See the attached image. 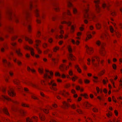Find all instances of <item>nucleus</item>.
Instances as JSON below:
<instances>
[{
    "label": "nucleus",
    "mask_w": 122,
    "mask_h": 122,
    "mask_svg": "<svg viewBox=\"0 0 122 122\" xmlns=\"http://www.w3.org/2000/svg\"><path fill=\"white\" fill-rule=\"evenodd\" d=\"M68 51L70 53L69 54V58L71 60H75V57L72 55V54L71 53L72 51V49L71 47L70 46H68Z\"/></svg>",
    "instance_id": "0eeeda50"
},
{
    "label": "nucleus",
    "mask_w": 122,
    "mask_h": 122,
    "mask_svg": "<svg viewBox=\"0 0 122 122\" xmlns=\"http://www.w3.org/2000/svg\"><path fill=\"white\" fill-rule=\"evenodd\" d=\"M46 73L44 74V78L47 80V79H51V77L48 74L50 73L51 76L53 75V73L52 72H50L49 71L46 70Z\"/></svg>",
    "instance_id": "423d86ee"
},
{
    "label": "nucleus",
    "mask_w": 122,
    "mask_h": 122,
    "mask_svg": "<svg viewBox=\"0 0 122 122\" xmlns=\"http://www.w3.org/2000/svg\"><path fill=\"white\" fill-rule=\"evenodd\" d=\"M40 73H43V70L41 68H39L38 69Z\"/></svg>",
    "instance_id": "864d4df0"
},
{
    "label": "nucleus",
    "mask_w": 122,
    "mask_h": 122,
    "mask_svg": "<svg viewBox=\"0 0 122 122\" xmlns=\"http://www.w3.org/2000/svg\"><path fill=\"white\" fill-rule=\"evenodd\" d=\"M96 58L97 60L98 61H99V58L97 56H95L94 57H92V61L93 64L95 65H97L94 62V61H95V58Z\"/></svg>",
    "instance_id": "2eb2a0df"
},
{
    "label": "nucleus",
    "mask_w": 122,
    "mask_h": 122,
    "mask_svg": "<svg viewBox=\"0 0 122 122\" xmlns=\"http://www.w3.org/2000/svg\"><path fill=\"white\" fill-rule=\"evenodd\" d=\"M6 29L9 31H11L13 30V27L10 26H7L6 27Z\"/></svg>",
    "instance_id": "c756f323"
},
{
    "label": "nucleus",
    "mask_w": 122,
    "mask_h": 122,
    "mask_svg": "<svg viewBox=\"0 0 122 122\" xmlns=\"http://www.w3.org/2000/svg\"><path fill=\"white\" fill-rule=\"evenodd\" d=\"M3 61L4 65L5 66H6V65H7L9 66L10 65V62L8 61L5 59H3Z\"/></svg>",
    "instance_id": "6ab92c4d"
},
{
    "label": "nucleus",
    "mask_w": 122,
    "mask_h": 122,
    "mask_svg": "<svg viewBox=\"0 0 122 122\" xmlns=\"http://www.w3.org/2000/svg\"><path fill=\"white\" fill-rule=\"evenodd\" d=\"M96 27L97 29H100L101 26V24L99 23H97L96 25Z\"/></svg>",
    "instance_id": "c85d7f7f"
},
{
    "label": "nucleus",
    "mask_w": 122,
    "mask_h": 122,
    "mask_svg": "<svg viewBox=\"0 0 122 122\" xmlns=\"http://www.w3.org/2000/svg\"><path fill=\"white\" fill-rule=\"evenodd\" d=\"M102 7L103 8L105 7L107 8H108V6L105 3H104L102 4Z\"/></svg>",
    "instance_id": "79ce46f5"
},
{
    "label": "nucleus",
    "mask_w": 122,
    "mask_h": 122,
    "mask_svg": "<svg viewBox=\"0 0 122 122\" xmlns=\"http://www.w3.org/2000/svg\"><path fill=\"white\" fill-rule=\"evenodd\" d=\"M92 110L94 112H97L98 111L97 109L95 108H93L92 109Z\"/></svg>",
    "instance_id": "4d7b16f0"
},
{
    "label": "nucleus",
    "mask_w": 122,
    "mask_h": 122,
    "mask_svg": "<svg viewBox=\"0 0 122 122\" xmlns=\"http://www.w3.org/2000/svg\"><path fill=\"white\" fill-rule=\"evenodd\" d=\"M59 28L60 30V33L61 34V35L59 36V38H62L63 37V36L62 35V34L64 33L63 31L61 29L62 28V26L61 25H59Z\"/></svg>",
    "instance_id": "dca6fc26"
},
{
    "label": "nucleus",
    "mask_w": 122,
    "mask_h": 122,
    "mask_svg": "<svg viewBox=\"0 0 122 122\" xmlns=\"http://www.w3.org/2000/svg\"><path fill=\"white\" fill-rule=\"evenodd\" d=\"M102 72H100L98 73V75L99 76H101L104 73V72L103 71H102Z\"/></svg>",
    "instance_id": "680f3d73"
},
{
    "label": "nucleus",
    "mask_w": 122,
    "mask_h": 122,
    "mask_svg": "<svg viewBox=\"0 0 122 122\" xmlns=\"http://www.w3.org/2000/svg\"><path fill=\"white\" fill-rule=\"evenodd\" d=\"M103 26L104 27L105 30V31H106V29H108V28L107 26L106 25V24L105 23H104L103 24Z\"/></svg>",
    "instance_id": "a18cd8bd"
},
{
    "label": "nucleus",
    "mask_w": 122,
    "mask_h": 122,
    "mask_svg": "<svg viewBox=\"0 0 122 122\" xmlns=\"http://www.w3.org/2000/svg\"><path fill=\"white\" fill-rule=\"evenodd\" d=\"M31 97L34 99H38V98L36 97L33 96V95H31Z\"/></svg>",
    "instance_id": "052dcab7"
},
{
    "label": "nucleus",
    "mask_w": 122,
    "mask_h": 122,
    "mask_svg": "<svg viewBox=\"0 0 122 122\" xmlns=\"http://www.w3.org/2000/svg\"><path fill=\"white\" fill-rule=\"evenodd\" d=\"M40 118L42 120H44L45 119L44 116L42 114H40V113H39Z\"/></svg>",
    "instance_id": "cd10ccee"
},
{
    "label": "nucleus",
    "mask_w": 122,
    "mask_h": 122,
    "mask_svg": "<svg viewBox=\"0 0 122 122\" xmlns=\"http://www.w3.org/2000/svg\"><path fill=\"white\" fill-rule=\"evenodd\" d=\"M84 82L86 83H88L89 82V81L87 79H86L84 80Z\"/></svg>",
    "instance_id": "338daca9"
},
{
    "label": "nucleus",
    "mask_w": 122,
    "mask_h": 122,
    "mask_svg": "<svg viewBox=\"0 0 122 122\" xmlns=\"http://www.w3.org/2000/svg\"><path fill=\"white\" fill-rule=\"evenodd\" d=\"M94 2L95 4L96 10L97 12H99L100 10V7L98 5L100 2L99 0H94Z\"/></svg>",
    "instance_id": "6e6552de"
},
{
    "label": "nucleus",
    "mask_w": 122,
    "mask_h": 122,
    "mask_svg": "<svg viewBox=\"0 0 122 122\" xmlns=\"http://www.w3.org/2000/svg\"><path fill=\"white\" fill-rule=\"evenodd\" d=\"M54 5L55 7V10L56 11H58L59 10V7L57 5H56L55 4H54Z\"/></svg>",
    "instance_id": "ea45409f"
},
{
    "label": "nucleus",
    "mask_w": 122,
    "mask_h": 122,
    "mask_svg": "<svg viewBox=\"0 0 122 122\" xmlns=\"http://www.w3.org/2000/svg\"><path fill=\"white\" fill-rule=\"evenodd\" d=\"M3 111V112L5 114L7 115H9V113H8L7 111V109L6 108H3L2 109H0V112H1L2 111Z\"/></svg>",
    "instance_id": "aec40b11"
},
{
    "label": "nucleus",
    "mask_w": 122,
    "mask_h": 122,
    "mask_svg": "<svg viewBox=\"0 0 122 122\" xmlns=\"http://www.w3.org/2000/svg\"><path fill=\"white\" fill-rule=\"evenodd\" d=\"M6 90V88L5 87L2 88V90L4 92H5Z\"/></svg>",
    "instance_id": "0e129e2a"
},
{
    "label": "nucleus",
    "mask_w": 122,
    "mask_h": 122,
    "mask_svg": "<svg viewBox=\"0 0 122 122\" xmlns=\"http://www.w3.org/2000/svg\"><path fill=\"white\" fill-rule=\"evenodd\" d=\"M77 112L78 113H82V111L81 110H77Z\"/></svg>",
    "instance_id": "69168bd1"
},
{
    "label": "nucleus",
    "mask_w": 122,
    "mask_h": 122,
    "mask_svg": "<svg viewBox=\"0 0 122 122\" xmlns=\"http://www.w3.org/2000/svg\"><path fill=\"white\" fill-rule=\"evenodd\" d=\"M92 37L91 35L90 34H89L87 35V38L86 39V41L88 40L87 38L90 39Z\"/></svg>",
    "instance_id": "3c124183"
},
{
    "label": "nucleus",
    "mask_w": 122,
    "mask_h": 122,
    "mask_svg": "<svg viewBox=\"0 0 122 122\" xmlns=\"http://www.w3.org/2000/svg\"><path fill=\"white\" fill-rule=\"evenodd\" d=\"M111 14L112 15L114 16L115 15L116 13L114 11H111Z\"/></svg>",
    "instance_id": "6e6d98bb"
},
{
    "label": "nucleus",
    "mask_w": 122,
    "mask_h": 122,
    "mask_svg": "<svg viewBox=\"0 0 122 122\" xmlns=\"http://www.w3.org/2000/svg\"><path fill=\"white\" fill-rule=\"evenodd\" d=\"M67 4L69 7H71L72 8V11L74 14H79V12L77 11L76 9L73 6L72 4L71 3L70 0H67Z\"/></svg>",
    "instance_id": "39448f33"
},
{
    "label": "nucleus",
    "mask_w": 122,
    "mask_h": 122,
    "mask_svg": "<svg viewBox=\"0 0 122 122\" xmlns=\"http://www.w3.org/2000/svg\"><path fill=\"white\" fill-rule=\"evenodd\" d=\"M77 78V76H75L73 77L72 78V79L73 81H75V80Z\"/></svg>",
    "instance_id": "13d9d810"
},
{
    "label": "nucleus",
    "mask_w": 122,
    "mask_h": 122,
    "mask_svg": "<svg viewBox=\"0 0 122 122\" xmlns=\"http://www.w3.org/2000/svg\"><path fill=\"white\" fill-rule=\"evenodd\" d=\"M19 112L23 115H24L26 113V111L23 110H20Z\"/></svg>",
    "instance_id": "2f4dec72"
},
{
    "label": "nucleus",
    "mask_w": 122,
    "mask_h": 122,
    "mask_svg": "<svg viewBox=\"0 0 122 122\" xmlns=\"http://www.w3.org/2000/svg\"><path fill=\"white\" fill-rule=\"evenodd\" d=\"M100 37L102 39H104L105 38L107 39L108 38V37L106 34H103L101 35L100 36Z\"/></svg>",
    "instance_id": "393cba45"
},
{
    "label": "nucleus",
    "mask_w": 122,
    "mask_h": 122,
    "mask_svg": "<svg viewBox=\"0 0 122 122\" xmlns=\"http://www.w3.org/2000/svg\"><path fill=\"white\" fill-rule=\"evenodd\" d=\"M85 104L87 107H89L92 106V105L88 102H86Z\"/></svg>",
    "instance_id": "a19ab883"
},
{
    "label": "nucleus",
    "mask_w": 122,
    "mask_h": 122,
    "mask_svg": "<svg viewBox=\"0 0 122 122\" xmlns=\"http://www.w3.org/2000/svg\"><path fill=\"white\" fill-rule=\"evenodd\" d=\"M61 23H65L68 25L69 26H70L71 24V22L70 21L67 22L65 21H64L62 22H61Z\"/></svg>",
    "instance_id": "473e14b6"
},
{
    "label": "nucleus",
    "mask_w": 122,
    "mask_h": 122,
    "mask_svg": "<svg viewBox=\"0 0 122 122\" xmlns=\"http://www.w3.org/2000/svg\"><path fill=\"white\" fill-rule=\"evenodd\" d=\"M97 44L101 48L100 50V54L102 55H104L105 51H104V48L105 44L104 43H101L99 41H98L96 42Z\"/></svg>",
    "instance_id": "7ed1b4c3"
},
{
    "label": "nucleus",
    "mask_w": 122,
    "mask_h": 122,
    "mask_svg": "<svg viewBox=\"0 0 122 122\" xmlns=\"http://www.w3.org/2000/svg\"><path fill=\"white\" fill-rule=\"evenodd\" d=\"M84 8L83 10L85 13L84 15L85 18H90V16L92 18H94L95 16V15L92 13H90L89 14L88 13V4L87 3H86V5L83 4L81 5Z\"/></svg>",
    "instance_id": "f03ea898"
},
{
    "label": "nucleus",
    "mask_w": 122,
    "mask_h": 122,
    "mask_svg": "<svg viewBox=\"0 0 122 122\" xmlns=\"http://www.w3.org/2000/svg\"><path fill=\"white\" fill-rule=\"evenodd\" d=\"M76 88L77 90H80L81 91H83V90L82 89H81L80 87L79 86H76Z\"/></svg>",
    "instance_id": "8fccbe9b"
},
{
    "label": "nucleus",
    "mask_w": 122,
    "mask_h": 122,
    "mask_svg": "<svg viewBox=\"0 0 122 122\" xmlns=\"http://www.w3.org/2000/svg\"><path fill=\"white\" fill-rule=\"evenodd\" d=\"M71 107L73 109H75L76 108V106L74 104H72L71 106Z\"/></svg>",
    "instance_id": "bf43d9fd"
},
{
    "label": "nucleus",
    "mask_w": 122,
    "mask_h": 122,
    "mask_svg": "<svg viewBox=\"0 0 122 122\" xmlns=\"http://www.w3.org/2000/svg\"><path fill=\"white\" fill-rule=\"evenodd\" d=\"M27 70L28 71H31L32 72H34L35 71V70L34 69H31L28 66L27 67Z\"/></svg>",
    "instance_id": "4c0bfd02"
},
{
    "label": "nucleus",
    "mask_w": 122,
    "mask_h": 122,
    "mask_svg": "<svg viewBox=\"0 0 122 122\" xmlns=\"http://www.w3.org/2000/svg\"><path fill=\"white\" fill-rule=\"evenodd\" d=\"M107 116L108 117L112 116V114L110 113H109L108 114H107Z\"/></svg>",
    "instance_id": "774afa93"
},
{
    "label": "nucleus",
    "mask_w": 122,
    "mask_h": 122,
    "mask_svg": "<svg viewBox=\"0 0 122 122\" xmlns=\"http://www.w3.org/2000/svg\"><path fill=\"white\" fill-rule=\"evenodd\" d=\"M75 26L73 25H71V31L73 32L74 30Z\"/></svg>",
    "instance_id": "37998d69"
},
{
    "label": "nucleus",
    "mask_w": 122,
    "mask_h": 122,
    "mask_svg": "<svg viewBox=\"0 0 122 122\" xmlns=\"http://www.w3.org/2000/svg\"><path fill=\"white\" fill-rule=\"evenodd\" d=\"M63 104L66 107H68L70 106V105L66 102H64Z\"/></svg>",
    "instance_id": "58836bf2"
},
{
    "label": "nucleus",
    "mask_w": 122,
    "mask_h": 122,
    "mask_svg": "<svg viewBox=\"0 0 122 122\" xmlns=\"http://www.w3.org/2000/svg\"><path fill=\"white\" fill-rule=\"evenodd\" d=\"M41 109V110H43L44 112L46 113H48V108H47V109H43L42 108Z\"/></svg>",
    "instance_id": "f704fd0d"
},
{
    "label": "nucleus",
    "mask_w": 122,
    "mask_h": 122,
    "mask_svg": "<svg viewBox=\"0 0 122 122\" xmlns=\"http://www.w3.org/2000/svg\"><path fill=\"white\" fill-rule=\"evenodd\" d=\"M81 96H83L85 97L86 98H87V97H88V95H87L86 94H81Z\"/></svg>",
    "instance_id": "09e8293b"
},
{
    "label": "nucleus",
    "mask_w": 122,
    "mask_h": 122,
    "mask_svg": "<svg viewBox=\"0 0 122 122\" xmlns=\"http://www.w3.org/2000/svg\"><path fill=\"white\" fill-rule=\"evenodd\" d=\"M21 37L25 38V40L28 41L30 44H32L33 42L32 41L31 39L25 36H21Z\"/></svg>",
    "instance_id": "a211bd4d"
},
{
    "label": "nucleus",
    "mask_w": 122,
    "mask_h": 122,
    "mask_svg": "<svg viewBox=\"0 0 122 122\" xmlns=\"http://www.w3.org/2000/svg\"><path fill=\"white\" fill-rule=\"evenodd\" d=\"M20 50L19 49H16L15 50L16 52L19 56H21L22 55V53L20 51Z\"/></svg>",
    "instance_id": "b1692460"
},
{
    "label": "nucleus",
    "mask_w": 122,
    "mask_h": 122,
    "mask_svg": "<svg viewBox=\"0 0 122 122\" xmlns=\"http://www.w3.org/2000/svg\"><path fill=\"white\" fill-rule=\"evenodd\" d=\"M14 82L17 85H19V81L17 80H15L14 81Z\"/></svg>",
    "instance_id": "c03bdc74"
},
{
    "label": "nucleus",
    "mask_w": 122,
    "mask_h": 122,
    "mask_svg": "<svg viewBox=\"0 0 122 122\" xmlns=\"http://www.w3.org/2000/svg\"><path fill=\"white\" fill-rule=\"evenodd\" d=\"M22 106L24 107H29L28 105L25 104L23 103L22 104Z\"/></svg>",
    "instance_id": "e2e57ef3"
},
{
    "label": "nucleus",
    "mask_w": 122,
    "mask_h": 122,
    "mask_svg": "<svg viewBox=\"0 0 122 122\" xmlns=\"http://www.w3.org/2000/svg\"><path fill=\"white\" fill-rule=\"evenodd\" d=\"M55 75L56 76H58L60 77L61 76L62 78H65L66 77V76L65 75L63 74L61 76L59 73L58 72H56Z\"/></svg>",
    "instance_id": "5701e85b"
},
{
    "label": "nucleus",
    "mask_w": 122,
    "mask_h": 122,
    "mask_svg": "<svg viewBox=\"0 0 122 122\" xmlns=\"http://www.w3.org/2000/svg\"><path fill=\"white\" fill-rule=\"evenodd\" d=\"M59 49V47L58 46H56V47H54L53 49V51L54 52H56V51L57 50H58Z\"/></svg>",
    "instance_id": "e433bc0d"
},
{
    "label": "nucleus",
    "mask_w": 122,
    "mask_h": 122,
    "mask_svg": "<svg viewBox=\"0 0 122 122\" xmlns=\"http://www.w3.org/2000/svg\"><path fill=\"white\" fill-rule=\"evenodd\" d=\"M38 119V118L36 116H33L32 118L30 119L29 118H28L26 119V122H34L33 121L35 120V121H37Z\"/></svg>",
    "instance_id": "1a4fd4ad"
},
{
    "label": "nucleus",
    "mask_w": 122,
    "mask_h": 122,
    "mask_svg": "<svg viewBox=\"0 0 122 122\" xmlns=\"http://www.w3.org/2000/svg\"><path fill=\"white\" fill-rule=\"evenodd\" d=\"M48 83L49 85L51 86L50 87L51 89L55 91L56 90V88L54 86H56V84L53 82L52 81H51V82H48Z\"/></svg>",
    "instance_id": "9b49d317"
},
{
    "label": "nucleus",
    "mask_w": 122,
    "mask_h": 122,
    "mask_svg": "<svg viewBox=\"0 0 122 122\" xmlns=\"http://www.w3.org/2000/svg\"><path fill=\"white\" fill-rule=\"evenodd\" d=\"M8 92V94L10 96H13L15 95V94L14 92L13 89L11 88H9Z\"/></svg>",
    "instance_id": "f8f14e48"
},
{
    "label": "nucleus",
    "mask_w": 122,
    "mask_h": 122,
    "mask_svg": "<svg viewBox=\"0 0 122 122\" xmlns=\"http://www.w3.org/2000/svg\"><path fill=\"white\" fill-rule=\"evenodd\" d=\"M86 47L88 54H90L89 53L90 52L91 53L92 52V48H89L87 46H86Z\"/></svg>",
    "instance_id": "412c9836"
},
{
    "label": "nucleus",
    "mask_w": 122,
    "mask_h": 122,
    "mask_svg": "<svg viewBox=\"0 0 122 122\" xmlns=\"http://www.w3.org/2000/svg\"><path fill=\"white\" fill-rule=\"evenodd\" d=\"M71 41L73 44H76L77 45H78L79 43V42L78 41H77L76 42L74 40L72 39Z\"/></svg>",
    "instance_id": "7c9ffc66"
},
{
    "label": "nucleus",
    "mask_w": 122,
    "mask_h": 122,
    "mask_svg": "<svg viewBox=\"0 0 122 122\" xmlns=\"http://www.w3.org/2000/svg\"><path fill=\"white\" fill-rule=\"evenodd\" d=\"M75 68L77 69L78 71L79 72H81V69L77 65L75 66Z\"/></svg>",
    "instance_id": "c9c22d12"
},
{
    "label": "nucleus",
    "mask_w": 122,
    "mask_h": 122,
    "mask_svg": "<svg viewBox=\"0 0 122 122\" xmlns=\"http://www.w3.org/2000/svg\"><path fill=\"white\" fill-rule=\"evenodd\" d=\"M43 46L44 48H45L47 46V44L46 43H44L43 44Z\"/></svg>",
    "instance_id": "603ef678"
},
{
    "label": "nucleus",
    "mask_w": 122,
    "mask_h": 122,
    "mask_svg": "<svg viewBox=\"0 0 122 122\" xmlns=\"http://www.w3.org/2000/svg\"><path fill=\"white\" fill-rule=\"evenodd\" d=\"M1 51L2 52H3L4 51V47L6 48L7 47V44L6 43H5L2 44L0 46Z\"/></svg>",
    "instance_id": "f3484780"
},
{
    "label": "nucleus",
    "mask_w": 122,
    "mask_h": 122,
    "mask_svg": "<svg viewBox=\"0 0 122 122\" xmlns=\"http://www.w3.org/2000/svg\"><path fill=\"white\" fill-rule=\"evenodd\" d=\"M67 67L64 64H62L60 66V69L62 71H63L65 69H66Z\"/></svg>",
    "instance_id": "4be33fe9"
},
{
    "label": "nucleus",
    "mask_w": 122,
    "mask_h": 122,
    "mask_svg": "<svg viewBox=\"0 0 122 122\" xmlns=\"http://www.w3.org/2000/svg\"><path fill=\"white\" fill-rule=\"evenodd\" d=\"M115 33L116 34L117 37H119V36L120 35V33L119 32H117L116 31H115Z\"/></svg>",
    "instance_id": "5fc2aeb1"
},
{
    "label": "nucleus",
    "mask_w": 122,
    "mask_h": 122,
    "mask_svg": "<svg viewBox=\"0 0 122 122\" xmlns=\"http://www.w3.org/2000/svg\"><path fill=\"white\" fill-rule=\"evenodd\" d=\"M34 11L35 12L36 16L37 17L36 19L37 22L38 23H40L41 22V18L43 17V16H41L40 15L39 13V10H38L36 8H35L34 10Z\"/></svg>",
    "instance_id": "20e7f679"
},
{
    "label": "nucleus",
    "mask_w": 122,
    "mask_h": 122,
    "mask_svg": "<svg viewBox=\"0 0 122 122\" xmlns=\"http://www.w3.org/2000/svg\"><path fill=\"white\" fill-rule=\"evenodd\" d=\"M14 61L15 62H16L18 65H20L21 64V62L20 61L17 60L15 58H14Z\"/></svg>",
    "instance_id": "bb28decb"
},
{
    "label": "nucleus",
    "mask_w": 122,
    "mask_h": 122,
    "mask_svg": "<svg viewBox=\"0 0 122 122\" xmlns=\"http://www.w3.org/2000/svg\"><path fill=\"white\" fill-rule=\"evenodd\" d=\"M36 44L35 47L37 49L38 53H41V51L40 50L38 47V44H39V43L41 42V41L40 40H36Z\"/></svg>",
    "instance_id": "4468645a"
},
{
    "label": "nucleus",
    "mask_w": 122,
    "mask_h": 122,
    "mask_svg": "<svg viewBox=\"0 0 122 122\" xmlns=\"http://www.w3.org/2000/svg\"><path fill=\"white\" fill-rule=\"evenodd\" d=\"M2 99L3 100H6L8 101H10L13 102L15 103H17L18 102L16 101L12 100L10 98H9L7 96L2 95Z\"/></svg>",
    "instance_id": "9d476101"
},
{
    "label": "nucleus",
    "mask_w": 122,
    "mask_h": 122,
    "mask_svg": "<svg viewBox=\"0 0 122 122\" xmlns=\"http://www.w3.org/2000/svg\"><path fill=\"white\" fill-rule=\"evenodd\" d=\"M24 48L27 50H29L30 51L31 55L32 56H34V53L33 52V48L30 47L27 45H25L24 47Z\"/></svg>",
    "instance_id": "ddd939ff"
},
{
    "label": "nucleus",
    "mask_w": 122,
    "mask_h": 122,
    "mask_svg": "<svg viewBox=\"0 0 122 122\" xmlns=\"http://www.w3.org/2000/svg\"><path fill=\"white\" fill-rule=\"evenodd\" d=\"M34 7L32 4V1L30 0L28 5H26V7L24 10L23 14L24 15V17L22 18V19L19 16L13 14L11 10L9 9L8 10L7 13L8 15L9 18L10 19H13L17 23L19 21V20H21V21L22 24L27 27L29 31L30 32L31 30V27L28 22V18L29 15V10L31 9Z\"/></svg>",
    "instance_id": "f257e3e1"
},
{
    "label": "nucleus",
    "mask_w": 122,
    "mask_h": 122,
    "mask_svg": "<svg viewBox=\"0 0 122 122\" xmlns=\"http://www.w3.org/2000/svg\"><path fill=\"white\" fill-rule=\"evenodd\" d=\"M67 14L69 15H70L71 14L70 11L68 10H67L66 12H64L63 13V16Z\"/></svg>",
    "instance_id": "a878e982"
},
{
    "label": "nucleus",
    "mask_w": 122,
    "mask_h": 122,
    "mask_svg": "<svg viewBox=\"0 0 122 122\" xmlns=\"http://www.w3.org/2000/svg\"><path fill=\"white\" fill-rule=\"evenodd\" d=\"M18 37L17 36H12V37L11 40L12 41H13L15 40L16 38Z\"/></svg>",
    "instance_id": "49530a36"
},
{
    "label": "nucleus",
    "mask_w": 122,
    "mask_h": 122,
    "mask_svg": "<svg viewBox=\"0 0 122 122\" xmlns=\"http://www.w3.org/2000/svg\"><path fill=\"white\" fill-rule=\"evenodd\" d=\"M109 29H110V31L112 33L114 32V29L112 26H110Z\"/></svg>",
    "instance_id": "de8ad7c7"
},
{
    "label": "nucleus",
    "mask_w": 122,
    "mask_h": 122,
    "mask_svg": "<svg viewBox=\"0 0 122 122\" xmlns=\"http://www.w3.org/2000/svg\"><path fill=\"white\" fill-rule=\"evenodd\" d=\"M24 89L25 91V92L29 93L30 94L34 95V94H33L31 92H29V91L28 89L27 88H25Z\"/></svg>",
    "instance_id": "72a5a7b5"
}]
</instances>
